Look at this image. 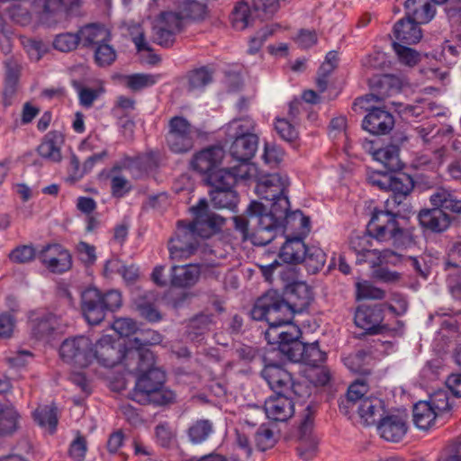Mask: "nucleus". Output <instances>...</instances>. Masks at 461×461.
Wrapping results in <instances>:
<instances>
[{
	"label": "nucleus",
	"mask_w": 461,
	"mask_h": 461,
	"mask_svg": "<svg viewBox=\"0 0 461 461\" xmlns=\"http://www.w3.org/2000/svg\"><path fill=\"white\" fill-rule=\"evenodd\" d=\"M239 165L230 168H225L224 171L233 176V182L230 186L228 192L223 194H217L213 196V202H232L237 199V192L233 189L238 180H255L256 182L259 178V173L258 167L249 163V160H238Z\"/></svg>",
	"instance_id": "14"
},
{
	"label": "nucleus",
	"mask_w": 461,
	"mask_h": 461,
	"mask_svg": "<svg viewBox=\"0 0 461 461\" xmlns=\"http://www.w3.org/2000/svg\"><path fill=\"white\" fill-rule=\"evenodd\" d=\"M312 299V293L306 283L297 282L291 285L287 293V304L294 313L303 312Z\"/></svg>",
	"instance_id": "29"
},
{
	"label": "nucleus",
	"mask_w": 461,
	"mask_h": 461,
	"mask_svg": "<svg viewBox=\"0 0 461 461\" xmlns=\"http://www.w3.org/2000/svg\"><path fill=\"white\" fill-rule=\"evenodd\" d=\"M20 414L12 404L0 405V436L14 434L19 427Z\"/></svg>",
	"instance_id": "39"
},
{
	"label": "nucleus",
	"mask_w": 461,
	"mask_h": 461,
	"mask_svg": "<svg viewBox=\"0 0 461 461\" xmlns=\"http://www.w3.org/2000/svg\"><path fill=\"white\" fill-rule=\"evenodd\" d=\"M61 143L62 138L59 134L49 133L38 147V152L43 158L59 162L61 159Z\"/></svg>",
	"instance_id": "40"
},
{
	"label": "nucleus",
	"mask_w": 461,
	"mask_h": 461,
	"mask_svg": "<svg viewBox=\"0 0 461 461\" xmlns=\"http://www.w3.org/2000/svg\"><path fill=\"white\" fill-rule=\"evenodd\" d=\"M405 10L406 17L419 24L428 23L436 14L432 0H407Z\"/></svg>",
	"instance_id": "27"
},
{
	"label": "nucleus",
	"mask_w": 461,
	"mask_h": 461,
	"mask_svg": "<svg viewBox=\"0 0 461 461\" xmlns=\"http://www.w3.org/2000/svg\"><path fill=\"white\" fill-rule=\"evenodd\" d=\"M33 417L38 425L46 432L50 434L55 432L58 425L57 408L55 406H40L34 411Z\"/></svg>",
	"instance_id": "41"
},
{
	"label": "nucleus",
	"mask_w": 461,
	"mask_h": 461,
	"mask_svg": "<svg viewBox=\"0 0 461 461\" xmlns=\"http://www.w3.org/2000/svg\"><path fill=\"white\" fill-rule=\"evenodd\" d=\"M399 260V255L390 249L380 251L376 249H362L356 250V262L367 263L371 267L381 264H394Z\"/></svg>",
	"instance_id": "28"
},
{
	"label": "nucleus",
	"mask_w": 461,
	"mask_h": 461,
	"mask_svg": "<svg viewBox=\"0 0 461 461\" xmlns=\"http://www.w3.org/2000/svg\"><path fill=\"white\" fill-rule=\"evenodd\" d=\"M204 12L205 7L203 4L195 0H182L179 5V11L173 13L181 17V23L183 24L185 19L201 18Z\"/></svg>",
	"instance_id": "45"
},
{
	"label": "nucleus",
	"mask_w": 461,
	"mask_h": 461,
	"mask_svg": "<svg viewBox=\"0 0 461 461\" xmlns=\"http://www.w3.org/2000/svg\"><path fill=\"white\" fill-rule=\"evenodd\" d=\"M278 349L293 362L302 361L315 366L325 360V353L320 349L317 341L305 344L295 339L282 343Z\"/></svg>",
	"instance_id": "11"
},
{
	"label": "nucleus",
	"mask_w": 461,
	"mask_h": 461,
	"mask_svg": "<svg viewBox=\"0 0 461 461\" xmlns=\"http://www.w3.org/2000/svg\"><path fill=\"white\" fill-rule=\"evenodd\" d=\"M262 158L267 165L274 167L283 161L285 151L274 143H266Z\"/></svg>",
	"instance_id": "55"
},
{
	"label": "nucleus",
	"mask_w": 461,
	"mask_h": 461,
	"mask_svg": "<svg viewBox=\"0 0 461 461\" xmlns=\"http://www.w3.org/2000/svg\"><path fill=\"white\" fill-rule=\"evenodd\" d=\"M213 431V424L210 420L200 419L194 420L189 426L187 436L193 444H201L206 441Z\"/></svg>",
	"instance_id": "42"
},
{
	"label": "nucleus",
	"mask_w": 461,
	"mask_h": 461,
	"mask_svg": "<svg viewBox=\"0 0 461 461\" xmlns=\"http://www.w3.org/2000/svg\"><path fill=\"white\" fill-rule=\"evenodd\" d=\"M420 225L433 232L446 230L450 223L449 215L442 207L421 210L418 215Z\"/></svg>",
	"instance_id": "25"
},
{
	"label": "nucleus",
	"mask_w": 461,
	"mask_h": 461,
	"mask_svg": "<svg viewBox=\"0 0 461 461\" xmlns=\"http://www.w3.org/2000/svg\"><path fill=\"white\" fill-rule=\"evenodd\" d=\"M264 412L267 419L283 422L293 416L294 405L290 398L283 393H277L266 400Z\"/></svg>",
	"instance_id": "22"
},
{
	"label": "nucleus",
	"mask_w": 461,
	"mask_h": 461,
	"mask_svg": "<svg viewBox=\"0 0 461 461\" xmlns=\"http://www.w3.org/2000/svg\"><path fill=\"white\" fill-rule=\"evenodd\" d=\"M384 308L382 304L374 306L361 305L355 313L354 321L357 327L366 332L377 333L384 320Z\"/></svg>",
	"instance_id": "20"
},
{
	"label": "nucleus",
	"mask_w": 461,
	"mask_h": 461,
	"mask_svg": "<svg viewBox=\"0 0 461 461\" xmlns=\"http://www.w3.org/2000/svg\"><path fill=\"white\" fill-rule=\"evenodd\" d=\"M290 203H249L247 212L249 216L258 219V232H271L276 234L266 239L264 244L268 243L275 236L286 233L290 236L305 237L311 232V220L300 210L290 211Z\"/></svg>",
	"instance_id": "3"
},
{
	"label": "nucleus",
	"mask_w": 461,
	"mask_h": 461,
	"mask_svg": "<svg viewBox=\"0 0 461 461\" xmlns=\"http://www.w3.org/2000/svg\"><path fill=\"white\" fill-rule=\"evenodd\" d=\"M382 438L387 441H400L407 432V415L404 412L383 418L377 426Z\"/></svg>",
	"instance_id": "21"
},
{
	"label": "nucleus",
	"mask_w": 461,
	"mask_h": 461,
	"mask_svg": "<svg viewBox=\"0 0 461 461\" xmlns=\"http://www.w3.org/2000/svg\"><path fill=\"white\" fill-rule=\"evenodd\" d=\"M212 81V74L208 69L201 68L189 75V85L192 89H201Z\"/></svg>",
	"instance_id": "61"
},
{
	"label": "nucleus",
	"mask_w": 461,
	"mask_h": 461,
	"mask_svg": "<svg viewBox=\"0 0 461 461\" xmlns=\"http://www.w3.org/2000/svg\"><path fill=\"white\" fill-rule=\"evenodd\" d=\"M200 274L199 265L174 266L171 268V284L177 287H191L197 283Z\"/></svg>",
	"instance_id": "31"
},
{
	"label": "nucleus",
	"mask_w": 461,
	"mask_h": 461,
	"mask_svg": "<svg viewBox=\"0 0 461 461\" xmlns=\"http://www.w3.org/2000/svg\"><path fill=\"white\" fill-rule=\"evenodd\" d=\"M393 45L401 63L413 67L420 61V55L413 49L403 46L399 42H393Z\"/></svg>",
	"instance_id": "53"
},
{
	"label": "nucleus",
	"mask_w": 461,
	"mask_h": 461,
	"mask_svg": "<svg viewBox=\"0 0 461 461\" xmlns=\"http://www.w3.org/2000/svg\"><path fill=\"white\" fill-rule=\"evenodd\" d=\"M250 314L254 320L266 321L268 323L269 327L265 332L266 339L277 348L282 343L294 340L301 336L298 326L290 324L294 312L276 292H268L260 297Z\"/></svg>",
	"instance_id": "2"
},
{
	"label": "nucleus",
	"mask_w": 461,
	"mask_h": 461,
	"mask_svg": "<svg viewBox=\"0 0 461 461\" xmlns=\"http://www.w3.org/2000/svg\"><path fill=\"white\" fill-rule=\"evenodd\" d=\"M275 128L280 137L286 141H293L298 137L297 130L290 120L285 118L276 119Z\"/></svg>",
	"instance_id": "57"
},
{
	"label": "nucleus",
	"mask_w": 461,
	"mask_h": 461,
	"mask_svg": "<svg viewBox=\"0 0 461 461\" xmlns=\"http://www.w3.org/2000/svg\"><path fill=\"white\" fill-rule=\"evenodd\" d=\"M231 20L233 25L238 29L247 27L250 20L249 5L246 3L238 4L232 12Z\"/></svg>",
	"instance_id": "60"
},
{
	"label": "nucleus",
	"mask_w": 461,
	"mask_h": 461,
	"mask_svg": "<svg viewBox=\"0 0 461 461\" xmlns=\"http://www.w3.org/2000/svg\"><path fill=\"white\" fill-rule=\"evenodd\" d=\"M426 402L432 407V411L440 420H447L452 416L454 403L446 390L434 392Z\"/></svg>",
	"instance_id": "35"
},
{
	"label": "nucleus",
	"mask_w": 461,
	"mask_h": 461,
	"mask_svg": "<svg viewBox=\"0 0 461 461\" xmlns=\"http://www.w3.org/2000/svg\"><path fill=\"white\" fill-rule=\"evenodd\" d=\"M396 213L388 210H375L369 222L374 236L380 241H392L396 248H406L414 241L411 235L398 227Z\"/></svg>",
	"instance_id": "5"
},
{
	"label": "nucleus",
	"mask_w": 461,
	"mask_h": 461,
	"mask_svg": "<svg viewBox=\"0 0 461 461\" xmlns=\"http://www.w3.org/2000/svg\"><path fill=\"white\" fill-rule=\"evenodd\" d=\"M390 182L387 191H391L395 198L406 197L414 186L412 178L404 173L392 175Z\"/></svg>",
	"instance_id": "43"
},
{
	"label": "nucleus",
	"mask_w": 461,
	"mask_h": 461,
	"mask_svg": "<svg viewBox=\"0 0 461 461\" xmlns=\"http://www.w3.org/2000/svg\"><path fill=\"white\" fill-rule=\"evenodd\" d=\"M383 308H387L395 315H402L408 310V303L405 297L402 294H393L390 303L382 304Z\"/></svg>",
	"instance_id": "64"
},
{
	"label": "nucleus",
	"mask_w": 461,
	"mask_h": 461,
	"mask_svg": "<svg viewBox=\"0 0 461 461\" xmlns=\"http://www.w3.org/2000/svg\"><path fill=\"white\" fill-rule=\"evenodd\" d=\"M64 362L78 368H86L93 363V341L85 335L66 339L59 347Z\"/></svg>",
	"instance_id": "7"
},
{
	"label": "nucleus",
	"mask_w": 461,
	"mask_h": 461,
	"mask_svg": "<svg viewBox=\"0 0 461 461\" xmlns=\"http://www.w3.org/2000/svg\"><path fill=\"white\" fill-rule=\"evenodd\" d=\"M441 420L432 407L426 401L417 402L413 407V422L415 426L422 430H427Z\"/></svg>",
	"instance_id": "37"
},
{
	"label": "nucleus",
	"mask_w": 461,
	"mask_h": 461,
	"mask_svg": "<svg viewBox=\"0 0 461 461\" xmlns=\"http://www.w3.org/2000/svg\"><path fill=\"white\" fill-rule=\"evenodd\" d=\"M41 263L53 273H62L71 267L69 252L59 244L43 248L39 255Z\"/></svg>",
	"instance_id": "17"
},
{
	"label": "nucleus",
	"mask_w": 461,
	"mask_h": 461,
	"mask_svg": "<svg viewBox=\"0 0 461 461\" xmlns=\"http://www.w3.org/2000/svg\"><path fill=\"white\" fill-rule=\"evenodd\" d=\"M400 149L396 145H386L373 152V158L390 171L402 168V162L399 157Z\"/></svg>",
	"instance_id": "38"
},
{
	"label": "nucleus",
	"mask_w": 461,
	"mask_h": 461,
	"mask_svg": "<svg viewBox=\"0 0 461 461\" xmlns=\"http://www.w3.org/2000/svg\"><path fill=\"white\" fill-rule=\"evenodd\" d=\"M146 393H137V402L140 404H155V405H166L173 402L176 399V393L162 385L153 387Z\"/></svg>",
	"instance_id": "34"
},
{
	"label": "nucleus",
	"mask_w": 461,
	"mask_h": 461,
	"mask_svg": "<svg viewBox=\"0 0 461 461\" xmlns=\"http://www.w3.org/2000/svg\"><path fill=\"white\" fill-rule=\"evenodd\" d=\"M162 341V336L152 330H146L140 332L139 336L134 339H129V350L127 351L126 357H132L134 361H141L142 357L140 355L145 352H150L146 349V346L158 345Z\"/></svg>",
	"instance_id": "24"
},
{
	"label": "nucleus",
	"mask_w": 461,
	"mask_h": 461,
	"mask_svg": "<svg viewBox=\"0 0 461 461\" xmlns=\"http://www.w3.org/2000/svg\"><path fill=\"white\" fill-rule=\"evenodd\" d=\"M147 157H137V158H123L120 162L116 163L112 173L113 174L111 177V189L114 198H122L131 189V184L130 181L122 175H116V172L128 170L131 172L133 169L138 168L140 171H146L148 166L146 164Z\"/></svg>",
	"instance_id": "12"
},
{
	"label": "nucleus",
	"mask_w": 461,
	"mask_h": 461,
	"mask_svg": "<svg viewBox=\"0 0 461 461\" xmlns=\"http://www.w3.org/2000/svg\"><path fill=\"white\" fill-rule=\"evenodd\" d=\"M262 377L269 387L277 393H283L290 389L296 393V384L294 383L291 374L283 366L276 364L266 365L261 372Z\"/></svg>",
	"instance_id": "19"
},
{
	"label": "nucleus",
	"mask_w": 461,
	"mask_h": 461,
	"mask_svg": "<svg viewBox=\"0 0 461 461\" xmlns=\"http://www.w3.org/2000/svg\"><path fill=\"white\" fill-rule=\"evenodd\" d=\"M251 6L256 15L263 19L272 17L279 9L278 0H252Z\"/></svg>",
	"instance_id": "51"
},
{
	"label": "nucleus",
	"mask_w": 461,
	"mask_h": 461,
	"mask_svg": "<svg viewBox=\"0 0 461 461\" xmlns=\"http://www.w3.org/2000/svg\"><path fill=\"white\" fill-rule=\"evenodd\" d=\"M79 5V0H34L32 8L40 22L50 24L67 11Z\"/></svg>",
	"instance_id": "13"
},
{
	"label": "nucleus",
	"mask_w": 461,
	"mask_h": 461,
	"mask_svg": "<svg viewBox=\"0 0 461 461\" xmlns=\"http://www.w3.org/2000/svg\"><path fill=\"white\" fill-rule=\"evenodd\" d=\"M356 287L357 299L380 300L385 296L384 290L373 285L369 281H358Z\"/></svg>",
	"instance_id": "49"
},
{
	"label": "nucleus",
	"mask_w": 461,
	"mask_h": 461,
	"mask_svg": "<svg viewBox=\"0 0 461 461\" xmlns=\"http://www.w3.org/2000/svg\"><path fill=\"white\" fill-rule=\"evenodd\" d=\"M189 211L193 221L188 224L179 221L176 235L168 242L169 254L174 260L190 257L198 246L199 238L211 237L224 224V219L211 212L208 203H197Z\"/></svg>",
	"instance_id": "1"
},
{
	"label": "nucleus",
	"mask_w": 461,
	"mask_h": 461,
	"mask_svg": "<svg viewBox=\"0 0 461 461\" xmlns=\"http://www.w3.org/2000/svg\"><path fill=\"white\" fill-rule=\"evenodd\" d=\"M128 350V342L122 343L110 335H104L93 343V363L95 361L104 367H113L124 360L125 366L130 367L134 360L132 357H126Z\"/></svg>",
	"instance_id": "6"
},
{
	"label": "nucleus",
	"mask_w": 461,
	"mask_h": 461,
	"mask_svg": "<svg viewBox=\"0 0 461 461\" xmlns=\"http://www.w3.org/2000/svg\"><path fill=\"white\" fill-rule=\"evenodd\" d=\"M182 28L181 17L171 11L161 14L154 27L155 41L161 46H169L173 43L175 35Z\"/></svg>",
	"instance_id": "16"
},
{
	"label": "nucleus",
	"mask_w": 461,
	"mask_h": 461,
	"mask_svg": "<svg viewBox=\"0 0 461 461\" xmlns=\"http://www.w3.org/2000/svg\"><path fill=\"white\" fill-rule=\"evenodd\" d=\"M305 237L286 235V240L282 246L279 258L285 263L299 264L303 262L307 254V246L303 240Z\"/></svg>",
	"instance_id": "26"
},
{
	"label": "nucleus",
	"mask_w": 461,
	"mask_h": 461,
	"mask_svg": "<svg viewBox=\"0 0 461 461\" xmlns=\"http://www.w3.org/2000/svg\"><path fill=\"white\" fill-rule=\"evenodd\" d=\"M141 361H136L137 366L131 371L140 374L131 392V399L137 402V393H143L160 386L165 382V374L159 368L154 366V356L152 352H145L140 355Z\"/></svg>",
	"instance_id": "8"
},
{
	"label": "nucleus",
	"mask_w": 461,
	"mask_h": 461,
	"mask_svg": "<svg viewBox=\"0 0 461 461\" xmlns=\"http://www.w3.org/2000/svg\"><path fill=\"white\" fill-rule=\"evenodd\" d=\"M303 261L305 262L308 270L315 273L324 266L326 262V254L318 246H307V254Z\"/></svg>",
	"instance_id": "46"
},
{
	"label": "nucleus",
	"mask_w": 461,
	"mask_h": 461,
	"mask_svg": "<svg viewBox=\"0 0 461 461\" xmlns=\"http://www.w3.org/2000/svg\"><path fill=\"white\" fill-rule=\"evenodd\" d=\"M367 389V384L363 381L353 383L348 390L345 408L354 409L362 399L367 398L365 396Z\"/></svg>",
	"instance_id": "48"
},
{
	"label": "nucleus",
	"mask_w": 461,
	"mask_h": 461,
	"mask_svg": "<svg viewBox=\"0 0 461 461\" xmlns=\"http://www.w3.org/2000/svg\"><path fill=\"white\" fill-rule=\"evenodd\" d=\"M79 43L84 46L109 41L110 32L104 27L98 24H88L82 27L78 32Z\"/></svg>",
	"instance_id": "36"
},
{
	"label": "nucleus",
	"mask_w": 461,
	"mask_h": 461,
	"mask_svg": "<svg viewBox=\"0 0 461 461\" xmlns=\"http://www.w3.org/2000/svg\"><path fill=\"white\" fill-rule=\"evenodd\" d=\"M224 156L225 151L221 147L212 146L194 154L191 160V167L204 176L203 181L211 202L217 194L228 192L233 182V176L225 172V168L220 167Z\"/></svg>",
	"instance_id": "4"
},
{
	"label": "nucleus",
	"mask_w": 461,
	"mask_h": 461,
	"mask_svg": "<svg viewBox=\"0 0 461 461\" xmlns=\"http://www.w3.org/2000/svg\"><path fill=\"white\" fill-rule=\"evenodd\" d=\"M158 79V75L138 73L127 76L125 82L129 88L138 91L155 85Z\"/></svg>",
	"instance_id": "47"
},
{
	"label": "nucleus",
	"mask_w": 461,
	"mask_h": 461,
	"mask_svg": "<svg viewBox=\"0 0 461 461\" xmlns=\"http://www.w3.org/2000/svg\"><path fill=\"white\" fill-rule=\"evenodd\" d=\"M355 408L364 423L372 425L383 415L384 405L379 398L367 397L362 399Z\"/></svg>",
	"instance_id": "33"
},
{
	"label": "nucleus",
	"mask_w": 461,
	"mask_h": 461,
	"mask_svg": "<svg viewBox=\"0 0 461 461\" xmlns=\"http://www.w3.org/2000/svg\"><path fill=\"white\" fill-rule=\"evenodd\" d=\"M277 28V25H267L259 30L249 41V52L251 54L257 53L267 39L272 35Z\"/></svg>",
	"instance_id": "58"
},
{
	"label": "nucleus",
	"mask_w": 461,
	"mask_h": 461,
	"mask_svg": "<svg viewBox=\"0 0 461 461\" xmlns=\"http://www.w3.org/2000/svg\"><path fill=\"white\" fill-rule=\"evenodd\" d=\"M81 308L90 325L99 324L105 317L106 311L102 304L100 291L95 287H89L82 293Z\"/></svg>",
	"instance_id": "18"
},
{
	"label": "nucleus",
	"mask_w": 461,
	"mask_h": 461,
	"mask_svg": "<svg viewBox=\"0 0 461 461\" xmlns=\"http://www.w3.org/2000/svg\"><path fill=\"white\" fill-rule=\"evenodd\" d=\"M35 257V250L32 246H20L11 251L9 258L14 263H27Z\"/></svg>",
	"instance_id": "63"
},
{
	"label": "nucleus",
	"mask_w": 461,
	"mask_h": 461,
	"mask_svg": "<svg viewBox=\"0 0 461 461\" xmlns=\"http://www.w3.org/2000/svg\"><path fill=\"white\" fill-rule=\"evenodd\" d=\"M312 414L313 412L311 410V407L308 406L303 420L300 426L301 442L298 452L299 456L304 460L311 459L317 449V440L314 438H310L313 425Z\"/></svg>",
	"instance_id": "23"
},
{
	"label": "nucleus",
	"mask_w": 461,
	"mask_h": 461,
	"mask_svg": "<svg viewBox=\"0 0 461 461\" xmlns=\"http://www.w3.org/2000/svg\"><path fill=\"white\" fill-rule=\"evenodd\" d=\"M116 59L114 49L108 43L102 42L95 51V60L100 67L110 66Z\"/></svg>",
	"instance_id": "54"
},
{
	"label": "nucleus",
	"mask_w": 461,
	"mask_h": 461,
	"mask_svg": "<svg viewBox=\"0 0 461 461\" xmlns=\"http://www.w3.org/2000/svg\"><path fill=\"white\" fill-rule=\"evenodd\" d=\"M255 192L260 199L267 202H288L289 199L285 182L277 174L259 177Z\"/></svg>",
	"instance_id": "15"
},
{
	"label": "nucleus",
	"mask_w": 461,
	"mask_h": 461,
	"mask_svg": "<svg viewBox=\"0 0 461 461\" xmlns=\"http://www.w3.org/2000/svg\"><path fill=\"white\" fill-rule=\"evenodd\" d=\"M413 20L406 17L397 22L393 28L396 42L404 44H415L422 37L421 30Z\"/></svg>",
	"instance_id": "30"
},
{
	"label": "nucleus",
	"mask_w": 461,
	"mask_h": 461,
	"mask_svg": "<svg viewBox=\"0 0 461 461\" xmlns=\"http://www.w3.org/2000/svg\"><path fill=\"white\" fill-rule=\"evenodd\" d=\"M377 99L373 95H366L359 97L355 101V105L359 106L366 111L368 113L363 120V129L374 135L385 134L393 126V118L388 112L380 108H370L366 105L372 100Z\"/></svg>",
	"instance_id": "9"
},
{
	"label": "nucleus",
	"mask_w": 461,
	"mask_h": 461,
	"mask_svg": "<svg viewBox=\"0 0 461 461\" xmlns=\"http://www.w3.org/2000/svg\"><path fill=\"white\" fill-rule=\"evenodd\" d=\"M32 322L33 334L43 338L56 329L57 320L52 314H47L41 319H32Z\"/></svg>",
	"instance_id": "50"
},
{
	"label": "nucleus",
	"mask_w": 461,
	"mask_h": 461,
	"mask_svg": "<svg viewBox=\"0 0 461 461\" xmlns=\"http://www.w3.org/2000/svg\"><path fill=\"white\" fill-rule=\"evenodd\" d=\"M113 329L121 337H130L138 330L137 323L130 318H119L113 323Z\"/></svg>",
	"instance_id": "62"
},
{
	"label": "nucleus",
	"mask_w": 461,
	"mask_h": 461,
	"mask_svg": "<svg viewBox=\"0 0 461 461\" xmlns=\"http://www.w3.org/2000/svg\"><path fill=\"white\" fill-rule=\"evenodd\" d=\"M33 15L36 16L33 10L31 13L21 5H14L8 9V16L16 23L23 26L32 23Z\"/></svg>",
	"instance_id": "59"
},
{
	"label": "nucleus",
	"mask_w": 461,
	"mask_h": 461,
	"mask_svg": "<svg viewBox=\"0 0 461 461\" xmlns=\"http://www.w3.org/2000/svg\"><path fill=\"white\" fill-rule=\"evenodd\" d=\"M366 354L364 351H357L343 357L342 360L344 365L353 373L366 372Z\"/></svg>",
	"instance_id": "56"
},
{
	"label": "nucleus",
	"mask_w": 461,
	"mask_h": 461,
	"mask_svg": "<svg viewBox=\"0 0 461 461\" xmlns=\"http://www.w3.org/2000/svg\"><path fill=\"white\" fill-rule=\"evenodd\" d=\"M254 130L255 123L249 117L234 119L226 126V133L230 139L254 134Z\"/></svg>",
	"instance_id": "44"
},
{
	"label": "nucleus",
	"mask_w": 461,
	"mask_h": 461,
	"mask_svg": "<svg viewBox=\"0 0 461 461\" xmlns=\"http://www.w3.org/2000/svg\"><path fill=\"white\" fill-rule=\"evenodd\" d=\"M167 144L174 153H185L194 147V131L189 122L182 116L169 121Z\"/></svg>",
	"instance_id": "10"
},
{
	"label": "nucleus",
	"mask_w": 461,
	"mask_h": 461,
	"mask_svg": "<svg viewBox=\"0 0 461 461\" xmlns=\"http://www.w3.org/2000/svg\"><path fill=\"white\" fill-rule=\"evenodd\" d=\"M233 140L230 148V152L233 158L236 160H249L253 158L258 145V138L256 134L239 136Z\"/></svg>",
	"instance_id": "32"
},
{
	"label": "nucleus",
	"mask_w": 461,
	"mask_h": 461,
	"mask_svg": "<svg viewBox=\"0 0 461 461\" xmlns=\"http://www.w3.org/2000/svg\"><path fill=\"white\" fill-rule=\"evenodd\" d=\"M79 38L77 33L65 32L57 35L53 41L54 49L61 52H68L77 48Z\"/></svg>",
	"instance_id": "52"
}]
</instances>
